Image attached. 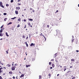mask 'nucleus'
<instances>
[{
	"instance_id": "obj_20",
	"label": "nucleus",
	"mask_w": 79,
	"mask_h": 79,
	"mask_svg": "<svg viewBox=\"0 0 79 79\" xmlns=\"http://www.w3.org/2000/svg\"><path fill=\"white\" fill-rule=\"evenodd\" d=\"M9 74H13V72H9Z\"/></svg>"
},
{
	"instance_id": "obj_58",
	"label": "nucleus",
	"mask_w": 79,
	"mask_h": 79,
	"mask_svg": "<svg viewBox=\"0 0 79 79\" xmlns=\"http://www.w3.org/2000/svg\"><path fill=\"white\" fill-rule=\"evenodd\" d=\"M59 75H60V74H58L57 75V76H59Z\"/></svg>"
},
{
	"instance_id": "obj_32",
	"label": "nucleus",
	"mask_w": 79,
	"mask_h": 79,
	"mask_svg": "<svg viewBox=\"0 0 79 79\" xmlns=\"http://www.w3.org/2000/svg\"><path fill=\"white\" fill-rule=\"evenodd\" d=\"M3 27V25H2L0 27L1 29H2V27Z\"/></svg>"
},
{
	"instance_id": "obj_14",
	"label": "nucleus",
	"mask_w": 79,
	"mask_h": 79,
	"mask_svg": "<svg viewBox=\"0 0 79 79\" xmlns=\"http://www.w3.org/2000/svg\"><path fill=\"white\" fill-rule=\"evenodd\" d=\"M74 39L72 38V43H73V42L74 41Z\"/></svg>"
},
{
	"instance_id": "obj_19",
	"label": "nucleus",
	"mask_w": 79,
	"mask_h": 79,
	"mask_svg": "<svg viewBox=\"0 0 79 79\" xmlns=\"http://www.w3.org/2000/svg\"><path fill=\"white\" fill-rule=\"evenodd\" d=\"M71 61H74V59H72L71 60Z\"/></svg>"
},
{
	"instance_id": "obj_25",
	"label": "nucleus",
	"mask_w": 79,
	"mask_h": 79,
	"mask_svg": "<svg viewBox=\"0 0 79 79\" xmlns=\"http://www.w3.org/2000/svg\"><path fill=\"white\" fill-rule=\"evenodd\" d=\"M18 21H21V19H20V18L19 19H18Z\"/></svg>"
},
{
	"instance_id": "obj_64",
	"label": "nucleus",
	"mask_w": 79,
	"mask_h": 79,
	"mask_svg": "<svg viewBox=\"0 0 79 79\" xmlns=\"http://www.w3.org/2000/svg\"><path fill=\"white\" fill-rule=\"evenodd\" d=\"M78 7H79V4H78Z\"/></svg>"
},
{
	"instance_id": "obj_47",
	"label": "nucleus",
	"mask_w": 79,
	"mask_h": 79,
	"mask_svg": "<svg viewBox=\"0 0 79 79\" xmlns=\"http://www.w3.org/2000/svg\"><path fill=\"white\" fill-rule=\"evenodd\" d=\"M42 36H43V37H44V38H45V36H44V35H42Z\"/></svg>"
},
{
	"instance_id": "obj_44",
	"label": "nucleus",
	"mask_w": 79,
	"mask_h": 79,
	"mask_svg": "<svg viewBox=\"0 0 79 79\" xmlns=\"http://www.w3.org/2000/svg\"><path fill=\"white\" fill-rule=\"evenodd\" d=\"M25 26L24 27V28H26V25H25Z\"/></svg>"
},
{
	"instance_id": "obj_33",
	"label": "nucleus",
	"mask_w": 79,
	"mask_h": 79,
	"mask_svg": "<svg viewBox=\"0 0 79 79\" xmlns=\"http://www.w3.org/2000/svg\"><path fill=\"white\" fill-rule=\"evenodd\" d=\"M23 21H24V22H26V20L24 19H23Z\"/></svg>"
},
{
	"instance_id": "obj_21",
	"label": "nucleus",
	"mask_w": 79,
	"mask_h": 79,
	"mask_svg": "<svg viewBox=\"0 0 79 79\" xmlns=\"http://www.w3.org/2000/svg\"><path fill=\"white\" fill-rule=\"evenodd\" d=\"M26 45L27 47H28V44H27V42L26 43Z\"/></svg>"
},
{
	"instance_id": "obj_43",
	"label": "nucleus",
	"mask_w": 79,
	"mask_h": 79,
	"mask_svg": "<svg viewBox=\"0 0 79 79\" xmlns=\"http://www.w3.org/2000/svg\"><path fill=\"white\" fill-rule=\"evenodd\" d=\"M47 27H48V28L49 27V25H47Z\"/></svg>"
},
{
	"instance_id": "obj_31",
	"label": "nucleus",
	"mask_w": 79,
	"mask_h": 79,
	"mask_svg": "<svg viewBox=\"0 0 79 79\" xmlns=\"http://www.w3.org/2000/svg\"><path fill=\"white\" fill-rule=\"evenodd\" d=\"M49 77H51V74L49 73Z\"/></svg>"
},
{
	"instance_id": "obj_49",
	"label": "nucleus",
	"mask_w": 79,
	"mask_h": 79,
	"mask_svg": "<svg viewBox=\"0 0 79 79\" xmlns=\"http://www.w3.org/2000/svg\"><path fill=\"white\" fill-rule=\"evenodd\" d=\"M42 33H41L40 34V35L41 36H42Z\"/></svg>"
},
{
	"instance_id": "obj_52",
	"label": "nucleus",
	"mask_w": 79,
	"mask_h": 79,
	"mask_svg": "<svg viewBox=\"0 0 79 79\" xmlns=\"http://www.w3.org/2000/svg\"><path fill=\"white\" fill-rule=\"evenodd\" d=\"M11 29H12V30H14V28H12Z\"/></svg>"
},
{
	"instance_id": "obj_54",
	"label": "nucleus",
	"mask_w": 79,
	"mask_h": 79,
	"mask_svg": "<svg viewBox=\"0 0 79 79\" xmlns=\"http://www.w3.org/2000/svg\"><path fill=\"white\" fill-rule=\"evenodd\" d=\"M52 68H53V67H50V69H52Z\"/></svg>"
},
{
	"instance_id": "obj_34",
	"label": "nucleus",
	"mask_w": 79,
	"mask_h": 79,
	"mask_svg": "<svg viewBox=\"0 0 79 79\" xmlns=\"http://www.w3.org/2000/svg\"><path fill=\"white\" fill-rule=\"evenodd\" d=\"M3 15H6V13H4Z\"/></svg>"
},
{
	"instance_id": "obj_5",
	"label": "nucleus",
	"mask_w": 79,
	"mask_h": 79,
	"mask_svg": "<svg viewBox=\"0 0 79 79\" xmlns=\"http://www.w3.org/2000/svg\"><path fill=\"white\" fill-rule=\"evenodd\" d=\"M11 69L12 71H14V70H15V68L14 67H12Z\"/></svg>"
},
{
	"instance_id": "obj_45",
	"label": "nucleus",
	"mask_w": 79,
	"mask_h": 79,
	"mask_svg": "<svg viewBox=\"0 0 79 79\" xmlns=\"http://www.w3.org/2000/svg\"><path fill=\"white\" fill-rule=\"evenodd\" d=\"M76 52H79V50H76Z\"/></svg>"
},
{
	"instance_id": "obj_6",
	"label": "nucleus",
	"mask_w": 79,
	"mask_h": 79,
	"mask_svg": "<svg viewBox=\"0 0 79 79\" xmlns=\"http://www.w3.org/2000/svg\"><path fill=\"white\" fill-rule=\"evenodd\" d=\"M64 71H65L66 70V66H64Z\"/></svg>"
},
{
	"instance_id": "obj_8",
	"label": "nucleus",
	"mask_w": 79,
	"mask_h": 79,
	"mask_svg": "<svg viewBox=\"0 0 79 79\" xmlns=\"http://www.w3.org/2000/svg\"><path fill=\"white\" fill-rule=\"evenodd\" d=\"M16 10H20V8L19 7H16Z\"/></svg>"
},
{
	"instance_id": "obj_28",
	"label": "nucleus",
	"mask_w": 79,
	"mask_h": 79,
	"mask_svg": "<svg viewBox=\"0 0 79 79\" xmlns=\"http://www.w3.org/2000/svg\"><path fill=\"white\" fill-rule=\"evenodd\" d=\"M10 2H11V3H13V0H11L10 1Z\"/></svg>"
},
{
	"instance_id": "obj_23",
	"label": "nucleus",
	"mask_w": 79,
	"mask_h": 79,
	"mask_svg": "<svg viewBox=\"0 0 79 79\" xmlns=\"http://www.w3.org/2000/svg\"><path fill=\"white\" fill-rule=\"evenodd\" d=\"M20 27V25L19 24H18L17 26V27Z\"/></svg>"
},
{
	"instance_id": "obj_53",
	"label": "nucleus",
	"mask_w": 79,
	"mask_h": 79,
	"mask_svg": "<svg viewBox=\"0 0 79 79\" xmlns=\"http://www.w3.org/2000/svg\"><path fill=\"white\" fill-rule=\"evenodd\" d=\"M29 37H31V35H30V34H29Z\"/></svg>"
},
{
	"instance_id": "obj_18",
	"label": "nucleus",
	"mask_w": 79,
	"mask_h": 79,
	"mask_svg": "<svg viewBox=\"0 0 79 79\" xmlns=\"http://www.w3.org/2000/svg\"><path fill=\"white\" fill-rule=\"evenodd\" d=\"M3 32V30L2 29H1L0 31V33H2Z\"/></svg>"
},
{
	"instance_id": "obj_46",
	"label": "nucleus",
	"mask_w": 79,
	"mask_h": 79,
	"mask_svg": "<svg viewBox=\"0 0 79 79\" xmlns=\"http://www.w3.org/2000/svg\"><path fill=\"white\" fill-rule=\"evenodd\" d=\"M6 52L7 54H8V51H6Z\"/></svg>"
},
{
	"instance_id": "obj_38",
	"label": "nucleus",
	"mask_w": 79,
	"mask_h": 79,
	"mask_svg": "<svg viewBox=\"0 0 79 79\" xmlns=\"http://www.w3.org/2000/svg\"><path fill=\"white\" fill-rule=\"evenodd\" d=\"M9 64H8L7 66H8L9 67H10V65H9Z\"/></svg>"
},
{
	"instance_id": "obj_11",
	"label": "nucleus",
	"mask_w": 79,
	"mask_h": 79,
	"mask_svg": "<svg viewBox=\"0 0 79 79\" xmlns=\"http://www.w3.org/2000/svg\"><path fill=\"white\" fill-rule=\"evenodd\" d=\"M6 35L7 37H8V36H9V35L8 34V33H7V32H6Z\"/></svg>"
},
{
	"instance_id": "obj_59",
	"label": "nucleus",
	"mask_w": 79,
	"mask_h": 79,
	"mask_svg": "<svg viewBox=\"0 0 79 79\" xmlns=\"http://www.w3.org/2000/svg\"><path fill=\"white\" fill-rule=\"evenodd\" d=\"M21 1V0H18V2H20Z\"/></svg>"
},
{
	"instance_id": "obj_17",
	"label": "nucleus",
	"mask_w": 79,
	"mask_h": 79,
	"mask_svg": "<svg viewBox=\"0 0 79 79\" xmlns=\"http://www.w3.org/2000/svg\"><path fill=\"white\" fill-rule=\"evenodd\" d=\"M15 18H16V17H15L13 18H11V19H15Z\"/></svg>"
},
{
	"instance_id": "obj_4",
	"label": "nucleus",
	"mask_w": 79,
	"mask_h": 79,
	"mask_svg": "<svg viewBox=\"0 0 79 79\" xmlns=\"http://www.w3.org/2000/svg\"><path fill=\"white\" fill-rule=\"evenodd\" d=\"M57 54V53H55L54 55L53 56L54 57H56L57 55H56Z\"/></svg>"
},
{
	"instance_id": "obj_35",
	"label": "nucleus",
	"mask_w": 79,
	"mask_h": 79,
	"mask_svg": "<svg viewBox=\"0 0 79 79\" xmlns=\"http://www.w3.org/2000/svg\"><path fill=\"white\" fill-rule=\"evenodd\" d=\"M28 24L29 25V26H31V23H28Z\"/></svg>"
},
{
	"instance_id": "obj_40",
	"label": "nucleus",
	"mask_w": 79,
	"mask_h": 79,
	"mask_svg": "<svg viewBox=\"0 0 79 79\" xmlns=\"http://www.w3.org/2000/svg\"><path fill=\"white\" fill-rule=\"evenodd\" d=\"M15 66H17V65H18V64H15Z\"/></svg>"
},
{
	"instance_id": "obj_12",
	"label": "nucleus",
	"mask_w": 79,
	"mask_h": 79,
	"mask_svg": "<svg viewBox=\"0 0 79 79\" xmlns=\"http://www.w3.org/2000/svg\"><path fill=\"white\" fill-rule=\"evenodd\" d=\"M29 21H33V19H28Z\"/></svg>"
},
{
	"instance_id": "obj_3",
	"label": "nucleus",
	"mask_w": 79,
	"mask_h": 79,
	"mask_svg": "<svg viewBox=\"0 0 79 79\" xmlns=\"http://www.w3.org/2000/svg\"><path fill=\"white\" fill-rule=\"evenodd\" d=\"M31 66V65H26V68H28V67H30Z\"/></svg>"
},
{
	"instance_id": "obj_7",
	"label": "nucleus",
	"mask_w": 79,
	"mask_h": 79,
	"mask_svg": "<svg viewBox=\"0 0 79 79\" xmlns=\"http://www.w3.org/2000/svg\"><path fill=\"white\" fill-rule=\"evenodd\" d=\"M15 14H16V15L18 14V11H15Z\"/></svg>"
},
{
	"instance_id": "obj_39",
	"label": "nucleus",
	"mask_w": 79,
	"mask_h": 79,
	"mask_svg": "<svg viewBox=\"0 0 79 79\" xmlns=\"http://www.w3.org/2000/svg\"><path fill=\"white\" fill-rule=\"evenodd\" d=\"M75 78H76L75 77H73L72 78V79H75Z\"/></svg>"
},
{
	"instance_id": "obj_29",
	"label": "nucleus",
	"mask_w": 79,
	"mask_h": 79,
	"mask_svg": "<svg viewBox=\"0 0 79 79\" xmlns=\"http://www.w3.org/2000/svg\"><path fill=\"white\" fill-rule=\"evenodd\" d=\"M7 20V18H5L4 19V20L5 21Z\"/></svg>"
},
{
	"instance_id": "obj_61",
	"label": "nucleus",
	"mask_w": 79,
	"mask_h": 79,
	"mask_svg": "<svg viewBox=\"0 0 79 79\" xmlns=\"http://www.w3.org/2000/svg\"><path fill=\"white\" fill-rule=\"evenodd\" d=\"M60 68H62V66H60Z\"/></svg>"
},
{
	"instance_id": "obj_15",
	"label": "nucleus",
	"mask_w": 79,
	"mask_h": 79,
	"mask_svg": "<svg viewBox=\"0 0 79 79\" xmlns=\"http://www.w3.org/2000/svg\"><path fill=\"white\" fill-rule=\"evenodd\" d=\"M12 23L11 22H10L8 24H7V26H8V25H9V24H12Z\"/></svg>"
},
{
	"instance_id": "obj_57",
	"label": "nucleus",
	"mask_w": 79,
	"mask_h": 79,
	"mask_svg": "<svg viewBox=\"0 0 79 79\" xmlns=\"http://www.w3.org/2000/svg\"><path fill=\"white\" fill-rule=\"evenodd\" d=\"M70 68H73L72 66H71L70 67Z\"/></svg>"
},
{
	"instance_id": "obj_48",
	"label": "nucleus",
	"mask_w": 79,
	"mask_h": 79,
	"mask_svg": "<svg viewBox=\"0 0 79 79\" xmlns=\"http://www.w3.org/2000/svg\"><path fill=\"white\" fill-rule=\"evenodd\" d=\"M28 39V37L27 36V37H26V39H27V40Z\"/></svg>"
},
{
	"instance_id": "obj_27",
	"label": "nucleus",
	"mask_w": 79,
	"mask_h": 79,
	"mask_svg": "<svg viewBox=\"0 0 79 79\" xmlns=\"http://www.w3.org/2000/svg\"><path fill=\"white\" fill-rule=\"evenodd\" d=\"M6 6L8 7V6H9V5L7 4H6Z\"/></svg>"
},
{
	"instance_id": "obj_9",
	"label": "nucleus",
	"mask_w": 79,
	"mask_h": 79,
	"mask_svg": "<svg viewBox=\"0 0 79 79\" xmlns=\"http://www.w3.org/2000/svg\"><path fill=\"white\" fill-rule=\"evenodd\" d=\"M2 5H3V3H2V2H0V6H1Z\"/></svg>"
},
{
	"instance_id": "obj_51",
	"label": "nucleus",
	"mask_w": 79,
	"mask_h": 79,
	"mask_svg": "<svg viewBox=\"0 0 79 79\" xmlns=\"http://www.w3.org/2000/svg\"><path fill=\"white\" fill-rule=\"evenodd\" d=\"M18 5H21V4L18 3Z\"/></svg>"
},
{
	"instance_id": "obj_50",
	"label": "nucleus",
	"mask_w": 79,
	"mask_h": 79,
	"mask_svg": "<svg viewBox=\"0 0 79 79\" xmlns=\"http://www.w3.org/2000/svg\"><path fill=\"white\" fill-rule=\"evenodd\" d=\"M13 79H15V77H13Z\"/></svg>"
},
{
	"instance_id": "obj_22",
	"label": "nucleus",
	"mask_w": 79,
	"mask_h": 79,
	"mask_svg": "<svg viewBox=\"0 0 79 79\" xmlns=\"http://www.w3.org/2000/svg\"><path fill=\"white\" fill-rule=\"evenodd\" d=\"M52 67H54L55 66V65L54 64H52Z\"/></svg>"
},
{
	"instance_id": "obj_56",
	"label": "nucleus",
	"mask_w": 79,
	"mask_h": 79,
	"mask_svg": "<svg viewBox=\"0 0 79 79\" xmlns=\"http://www.w3.org/2000/svg\"><path fill=\"white\" fill-rule=\"evenodd\" d=\"M26 9H25L24 10V11H26Z\"/></svg>"
},
{
	"instance_id": "obj_24",
	"label": "nucleus",
	"mask_w": 79,
	"mask_h": 79,
	"mask_svg": "<svg viewBox=\"0 0 79 79\" xmlns=\"http://www.w3.org/2000/svg\"><path fill=\"white\" fill-rule=\"evenodd\" d=\"M1 6V7H2V8H4V6H3V5H2L1 6Z\"/></svg>"
},
{
	"instance_id": "obj_2",
	"label": "nucleus",
	"mask_w": 79,
	"mask_h": 79,
	"mask_svg": "<svg viewBox=\"0 0 79 79\" xmlns=\"http://www.w3.org/2000/svg\"><path fill=\"white\" fill-rule=\"evenodd\" d=\"M33 45V46H34V45H35V44H34L33 43H31V44H30V46H31V47H32V46Z\"/></svg>"
},
{
	"instance_id": "obj_26",
	"label": "nucleus",
	"mask_w": 79,
	"mask_h": 79,
	"mask_svg": "<svg viewBox=\"0 0 79 79\" xmlns=\"http://www.w3.org/2000/svg\"><path fill=\"white\" fill-rule=\"evenodd\" d=\"M39 79H41V76L40 75L39 76Z\"/></svg>"
},
{
	"instance_id": "obj_16",
	"label": "nucleus",
	"mask_w": 79,
	"mask_h": 79,
	"mask_svg": "<svg viewBox=\"0 0 79 79\" xmlns=\"http://www.w3.org/2000/svg\"><path fill=\"white\" fill-rule=\"evenodd\" d=\"M0 36L2 37L3 36V34L2 33H0Z\"/></svg>"
},
{
	"instance_id": "obj_10",
	"label": "nucleus",
	"mask_w": 79,
	"mask_h": 79,
	"mask_svg": "<svg viewBox=\"0 0 79 79\" xmlns=\"http://www.w3.org/2000/svg\"><path fill=\"white\" fill-rule=\"evenodd\" d=\"M23 77H24V74H23L20 77L21 78Z\"/></svg>"
},
{
	"instance_id": "obj_62",
	"label": "nucleus",
	"mask_w": 79,
	"mask_h": 79,
	"mask_svg": "<svg viewBox=\"0 0 79 79\" xmlns=\"http://www.w3.org/2000/svg\"><path fill=\"white\" fill-rule=\"evenodd\" d=\"M30 10H32V8H30Z\"/></svg>"
},
{
	"instance_id": "obj_37",
	"label": "nucleus",
	"mask_w": 79,
	"mask_h": 79,
	"mask_svg": "<svg viewBox=\"0 0 79 79\" xmlns=\"http://www.w3.org/2000/svg\"><path fill=\"white\" fill-rule=\"evenodd\" d=\"M0 79H3V78H2V77H1V76H0Z\"/></svg>"
},
{
	"instance_id": "obj_60",
	"label": "nucleus",
	"mask_w": 79,
	"mask_h": 79,
	"mask_svg": "<svg viewBox=\"0 0 79 79\" xmlns=\"http://www.w3.org/2000/svg\"><path fill=\"white\" fill-rule=\"evenodd\" d=\"M3 40V39H2V38H1V39H0V40Z\"/></svg>"
},
{
	"instance_id": "obj_1",
	"label": "nucleus",
	"mask_w": 79,
	"mask_h": 79,
	"mask_svg": "<svg viewBox=\"0 0 79 79\" xmlns=\"http://www.w3.org/2000/svg\"><path fill=\"white\" fill-rule=\"evenodd\" d=\"M56 31L57 32L56 34H57V35H60V30H56Z\"/></svg>"
},
{
	"instance_id": "obj_41",
	"label": "nucleus",
	"mask_w": 79,
	"mask_h": 79,
	"mask_svg": "<svg viewBox=\"0 0 79 79\" xmlns=\"http://www.w3.org/2000/svg\"><path fill=\"white\" fill-rule=\"evenodd\" d=\"M44 39H45V41H46V40L47 39V38H46L45 37H44Z\"/></svg>"
},
{
	"instance_id": "obj_30",
	"label": "nucleus",
	"mask_w": 79,
	"mask_h": 79,
	"mask_svg": "<svg viewBox=\"0 0 79 79\" xmlns=\"http://www.w3.org/2000/svg\"><path fill=\"white\" fill-rule=\"evenodd\" d=\"M52 64V62H49V65H51V64Z\"/></svg>"
},
{
	"instance_id": "obj_13",
	"label": "nucleus",
	"mask_w": 79,
	"mask_h": 79,
	"mask_svg": "<svg viewBox=\"0 0 79 79\" xmlns=\"http://www.w3.org/2000/svg\"><path fill=\"white\" fill-rule=\"evenodd\" d=\"M2 67L0 68V73H2Z\"/></svg>"
},
{
	"instance_id": "obj_36",
	"label": "nucleus",
	"mask_w": 79,
	"mask_h": 79,
	"mask_svg": "<svg viewBox=\"0 0 79 79\" xmlns=\"http://www.w3.org/2000/svg\"><path fill=\"white\" fill-rule=\"evenodd\" d=\"M23 38H24V39H25V36H24V35H23Z\"/></svg>"
},
{
	"instance_id": "obj_55",
	"label": "nucleus",
	"mask_w": 79,
	"mask_h": 79,
	"mask_svg": "<svg viewBox=\"0 0 79 79\" xmlns=\"http://www.w3.org/2000/svg\"><path fill=\"white\" fill-rule=\"evenodd\" d=\"M72 38H74V36L72 35Z\"/></svg>"
},
{
	"instance_id": "obj_63",
	"label": "nucleus",
	"mask_w": 79,
	"mask_h": 79,
	"mask_svg": "<svg viewBox=\"0 0 79 79\" xmlns=\"http://www.w3.org/2000/svg\"><path fill=\"white\" fill-rule=\"evenodd\" d=\"M56 12H58V10H56Z\"/></svg>"
},
{
	"instance_id": "obj_42",
	"label": "nucleus",
	"mask_w": 79,
	"mask_h": 79,
	"mask_svg": "<svg viewBox=\"0 0 79 79\" xmlns=\"http://www.w3.org/2000/svg\"><path fill=\"white\" fill-rule=\"evenodd\" d=\"M54 60V59H52V60H51V61H53Z\"/></svg>"
}]
</instances>
